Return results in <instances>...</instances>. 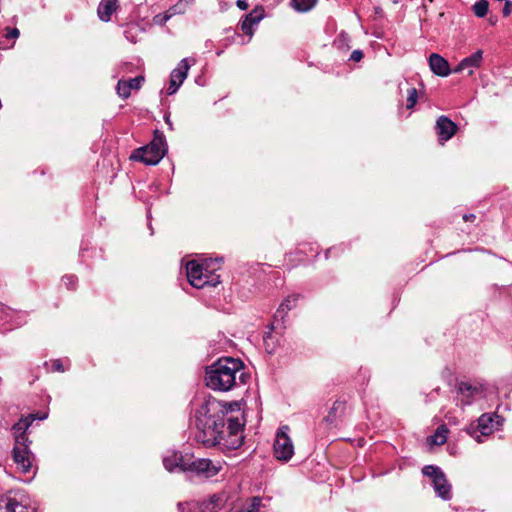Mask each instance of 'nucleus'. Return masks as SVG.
Segmentation results:
<instances>
[{
	"instance_id": "obj_43",
	"label": "nucleus",
	"mask_w": 512,
	"mask_h": 512,
	"mask_svg": "<svg viewBox=\"0 0 512 512\" xmlns=\"http://www.w3.org/2000/svg\"><path fill=\"white\" fill-rule=\"evenodd\" d=\"M463 219H464V221L474 220L475 219V215L474 214H469V215L465 214L463 216Z\"/></svg>"
},
{
	"instance_id": "obj_33",
	"label": "nucleus",
	"mask_w": 512,
	"mask_h": 512,
	"mask_svg": "<svg viewBox=\"0 0 512 512\" xmlns=\"http://www.w3.org/2000/svg\"><path fill=\"white\" fill-rule=\"evenodd\" d=\"M63 281H64L65 285H66L69 289H72V288H74V286H75L76 278H75L74 276H72V275H70V276H65V277L63 278Z\"/></svg>"
},
{
	"instance_id": "obj_12",
	"label": "nucleus",
	"mask_w": 512,
	"mask_h": 512,
	"mask_svg": "<svg viewBox=\"0 0 512 512\" xmlns=\"http://www.w3.org/2000/svg\"><path fill=\"white\" fill-rule=\"evenodd\" d=\"M482 59H483L482 50H477L472 55L461 60L460 63L455 67L453 72L461 73V72L467 70L468 75L471 76L474 72V69L478 68L481 65Z\"/></svg>"
},
{
	"instance_id": "obj_36",
	"label": "nucleus",
	"mask_w": 512,
	"mask_h": 512,
	"mask_svg": "<svg viewBox=\"0 0 512 512\" xmlns=\"http://www.w3.org/2000/svg\"><path fill=\"white\" fill-rule=\"evenodd\" d=\"M505 1L506 2L504 5V8H503V14H504V16H508L512 12V3L509 0H505Z\"/></svg>"
},
{
	"instance_id": "obj_7",
	"label": "nucleus",
	"mask_w": 512,
	"mask_h": 512,
	"mask_svg": "<svg viewBox=\"0 0 512 512\" xmlns=\"http://www.w3.org/2000/svg\"><path fill=\"white\" fill-rule=\"evenodd\" d=\"M182 471H191L196 472L197 474L204 475L205 477H213L215 476L221 469V465L219 463H215L210 459L198 458L191 459L189 463H183Z\"/></svg>"
},
{
	"instance_id": "obj_19",
	"label": "nucleus",
	"mask_w": 512,
	"mask_h": 512,
	"mask_svg": "<svg viewBox=\"0 0 512 512\" xmlns=\"http://www.w3.org/2000/svg\"><path fill=\"white\" fill-rule=\"evenodd\" d=\"M189 460L190 458L174 452L171 455L164 457L163 465L170 472H172L176 468H179L182 471L181 464L189 463Z\"/></svg>"
},
{
	"instance_id": "obj_13",
	"label": "nucleus",
	"mask_w": 512,
	"mask_h": 512,
	"mask_svg": "<svg viewBox=\"0 0 512 512\" xmlns=\"http://www.w3.org/2000/svg\"><path fill=\"white\" fill-rule=\"evenodd\" d=\"M436 130L442 142L449 140L457 131L456 124L446 116H440L436 122Z\"/></svg>"
},
{
	"instance_id": "obj_4",
	"label": "nucleus",
	"mask_w": 512,
	"mask_h": 512,
	"mask_svg": "<svg viewBox=\"0 0 512 512\" xmlns=\"http://www.w3.org/2000/svg\"><path fill=\"white\" fill-rule=\"evenodd\" d=\"M166 153V143L163 135H156L152 142L136 149L131 159L143 162L146 165H156Z\"/></svg>"
},
{
	"instance_id": "obj_35",
	"label": "nucleus",
	"mask_w": 512,
	"mask_h": 512,
	"mask_svg": "<svg viewBox=\"0 0 512 512\" xmlns=\"http://www.w3.org/2000/svg\"><path fill=\"white\" fill-rule=\"evenodd\" d=\"M52 369H53V371L64 372V367H63L61 360H59V359L54 360L52 362Z\"/></svg>"
},
{
	"instance_id": "obj_2",
	"label": "nucleus",
	"mask_w": 512,
	"mask_h": 512,
	"mask_svg": "<svg viewBox=\"0 0 512 512\" xmlns=\"http://www.w3.org/2000/svg\"><path fill=\"white\" fill-rule=\"evenodd\" d=\"M243 363L241 360L224 357L213 363L206 369L205 381L206 385L217 391H229L236 384L237 379L242 380L244 373L242 372Z\"/></svg>"
},
{
	"instance_id": "obj_10",
	"label": "nucleus",
	"mask_w": 512,
	"mask_h": 512,
	"mask_svg": "<svg viewBox=\"0 0 512 512\" xmlns=\"http://www.w3.org/2000/svg\"><path fill=\"white\" fill-rule=\"evenodd\" d=\"M494 416L491 414H483L478 419L477 426L471 425L467 432L475 438L478 443L482 442L481 436H488L493 432L492 423Z\"/></svg>"
},
{
	"instance_id": "obj_1",
	"label": "nucleus",
	"mask_w": 512,
	"mask_h": 512,
	"mask_svg": "<svg viewBox=\"0 0 512 512\" xmlns=\"http://www.w3.org/2000/svg\"><path fill=\"white\" fill-rule=\"evenodd\" d=\"M231 407L212 397L197 404L194 412L197 442L206 447L221 445L224 448H238L242 444L239 434L243 423L238 417L229 415Z\"/></svg>"
},
{
	"instance_id": "obj_3",
	"label": "nucleus",
	"mask_w": 512,
	"mask_h": 512,
	"mask_svg": "<svg viewBox=\"0 0 512 512\" xmlns=\"http://www.w3.org/2000/svg\"><path fill=\"white\" fill-rule=\"evenodd\" d=\"M220 268V262L216 260H205L198 262L195 260L189 261L186 265V274L189 283L197 288H204L205 286L215 287L220 283L219 275L215 271Z\"/></svg>"
},
{
	"instance_id": "obj_38",
	"label": "nucleus",
	"mask_w": 512,
	"mask_h": 512,
	"mask_svg": "<svg viewBox=\"0 0 512 512\" xmlns=\"http://www.w3.org/2000/svg\"><path fill=\"white\" fill-rule=\"evenodd\" d=\"M19 30L17 28H13L11 29L8 33H7V37L8 38H17L19 36Z\"/></svg>"
},
{
	"instance_id": "obj_44",
	"label": "nucleus",
	"mask_w": 512,
	"mask_h": 512,
	"mask_svg": "<svg viewBox=\"0 0 512 512\" xmlns=\"http://www.w3.org/2000/svg\"><path fill=\"white\" fill-rule=\"evenodd\" d=\"M181 1H182V3H184V4H185V6H186V5H188L189 3H192L194 0H181Z\"/></svg>"
},
{
	"instance_id": "obj_31",
	"label": "nucleus",
	"mask_w": 512,
	"mask_h": 512,
	"mask_svg": "<svg viewBox=\"0 0 512 512\" xmlns=\"http://www.w3.org/2000/svg\"><path fill=\"white\" fill-rule=\"evenodd\" d=\"M252 27H253V25H252V24H250V23H249L248 21H246V20H244V21L242 22V24H241V29H242V31H243L245 34L249 35L250 37L253 35Z\"/></svg>"
},
{
	"instance_id": "obj_39",
	"label": "nucleus",
	"mask_w": 512,
	"mask_h": 512,
	"mask_svg": "<svg viewBox=\"0 0 512 512\" xmlns=\"http://www.w3.org/2000/svg\"><path fill=\"white\" fill-rule=\"evenodd\" d=\"M236 5H237V7H238L239 9H241V10H246V9L248 8V5H247V3H246V1H245V0H238V1L236 2Z\"/></svg>"
},
{
	"instance_id": "obj_21",
	"label": "nucleus",
	"mask_w": 512,
	"mask_h": 512,
	"mask_svg": "<svg viewBox=\"0 0 512 512\" xmlns=\"http://www.w3.org/2000/svg\"><path fill=\"white\" fill-rule=\"evenodd\" d=\"M190 64L187 58L182 59L178 66L171 72L170 79L182 84L188 75Z\"/></svg>"
},
{
	"instance_id": "obj_45",
	"label": "nucleus",
	"mask_w": 512,
	"mask_h": 512,
	"mask_svg": "<svg viewBox=\"0 0 512 512\" xmlns=\"http://www.w3.org/2000/svg\"><path fill=\"white\" fill-rule=\"evenodd\" d=\"M240 512H253L252 510H241Z\"/></svg>"
},
{
	"instance_id": "obj_40",
	"label": "nucleus",
	"mask_w": 512,
	"mask_h": 512,
	"mask_svg": "<svg viewBox=\"0 0 512 512\" xmlns=\"http://www.w3.org/2000/svg\"><path fill=\"white\" fill-rule=\"evenodd\" d=\"M272 339L271 335L268 334L266 337H264V342H265V346H266V350L269 352V353H272L273 352V349H269V340Z\"/></svg>"
},
{
	"instance_id": "obj_22",
	"label": "nucleus",
	"mask_w": 512,
	"mask_h": 512,
	"mask_svg": "<svg viewBox=\"0 0 512 512\" xmlns=\"http://www.w3.org/2000/svg\"><path fill=\"white\" fill-rule=\"evenodd\" d=\"M185 9H186L185 4L182 3V1L180 0L177 4H175L174 6L170 7L165 12V14L163 16L162 15L155 16L154 20H155L156 23L162 24L163 22H165L168 19H170L172 16H174L176 14L183 13L185 11Z\"/></svg>"
},
{
	"instance_id": "obj_14",
	"label": "nucleus",
	"mask_w": 512,
	"mask_h": 512,
	"mask_svg": "<svg viewBox=\"0 0 512 512\" xmlns=\"http://www.w3.org/2000/svg\"><path fill=\"white\" fill-rule=\"evenodd\" d=\"M143 82V76H137L129 80H119L116 87L117 93L121 98L126 99L130 96L131 90L139 89Z\"/></svg>"
},
{
	"instance_id": "obj_42",
	"label": "nucleus",
	"mask_w": 512,
	"mask_h": 512,
	"mask_svg": "<svg viewBox=\"0 0 512 512\" xmlns=\"http://www.w3.org/2000/svg\"><path fill=\"white\" fill-rule=\"evenodd\" d=\"M165 122L169 126V128L172 130L173 129V124H172V122L170 120V116L169 115L165 116Z\"/></svg>"
},
{
	"instance_id": "obj_20",
	"label": "nucleus",
	"mask_w": 512,
	"mask_h": 512,
	"mask_svg": "<svg viewBox=\"0 0 512 512\" xmlns=\"http://www.w3.org/2000/svg\"><path fill=\"white\" fill-rule=\"evenodd\" d=\"M117 9V0H102L98 6V16L102 21H109Z\"/></svg>"
},
{
	"instance_id": "obj_24",
	"label": "nucleus",
	"mask_w": 512,
	"mask_h": 512,
	"mask_svg": "<svg viewBox=\"0 0 512 512\" xmlns=\"http://www.w3.org/2000/svg\"><path fill=\"white\" fill-rule=\"evenodd\" d=\"M448 428L445 425L439 426L435 433L428 438V442L432 445H442L447 440Z\"/></svg>"
},
{
	"instance_id": "obj_8",
	"label": "nucleus",
	"mask_w": 512,
	"mask_h": 512,
	"mask_svg": "<svg viewBox=\"0 0 512 512\" xmlns=\"http://www.w3.org/2000/svg\"><path fill=\"white\" fill-rule=\"evenodd\" d=\"M0 512H35V508L29 505L28 499L23 495L3 496L0 498Z\"/></svg>"
},
{
	"instance_id": "obj_6",
	"label": "nucleus",
	"mask_w": 512,
	"mask_h": 512,
	"mask_svg": "<svg viewBox=\"0 0 512 512\" xmlns=\"http://www.w3.org/2000/svg\"><path fill=\"white\" fill-rule=\"evenodd\" d=\"M29 444H23L17 439V444H14L12 451L13 461L17 469L23 474H29L33 469L34 455L29 449Z\"/></svg>"
},
{
	"instance_id": "obj_30",
	"label": "nucleus",
	"mask_w": 512,
	"mask_h": 512,
	"mask_svg": "<svg viewBox=\"0 0 512 512\" xmlns=\"http://www.w3.org/2000/svg\"><path fill=\"white\" fill-rule=\"evenodd\" d=\"M416 102H417V90H416V88H409L406 107L408 109H412L415 106Z\"/></svg>"
},
{
	"instance_id": "obj_16",
	"label": "nucleus",
	"mask_w": 512,
	"mask_h": 512,
	"mask_svg": "<svg viewBox=\"0 0 512 512\" xmlns=\"http://www.w3.org/2000/svg\"><path fill=\"white\" fill-rule=\"evenodd\" d=\"M429 66L433 73L441 77H446L451 73L448 61L436 53L430 55Z\"/></svg>"
},
{
	"instance_id": "obj_28",
	"label": "nucleus",
	"mask_w": 512,
	"mask_h": 512,
	"mask_svg": "<svg viewBox=\"0 0 512 512\" xmlns=\"http://www.w3.org/2000/svg\"><path fill=\"white\" fill-rule=\"evenodd\" d=\"M262 18H263V10L255 9L245 17V20L248 21L252 25H257Z\"/></svg>"
},
{
	"instance_id": "obj_17",
	"label": "nucleus",
	"mask_w": 512,
	"mask_h": 512,
	"mask_svg": "<svg viewBox=\"0 0 512 512\" xmlns=\"http://www.w3.org/2000/svg\"><path fill=\"white\" fill-rule=\"evenodd\" d=\"M346 404L344 401L336 400L329 409L324 421L329 426L336 425L337 421L344 415Z\"/></svg>"
},
{
	"instance_id": "obj_37",
	"label": "nucleus",
	"mask_w": 512,
	"mask_h": 512,
	"mask_svg": "<svg viewBox=\"0 0 512 512\" xmlns=\"http://www.w3.org/2000/svg\"><path fill=\"white\" fill-rule=\"evenodd\" d=\"M260 503H261V501H260L259 498H254L253 502L251 504V507L248 510H252L253 512H257L258 509H259Z\"/></svg>"
},
{
	"instance_id": "obj_27",
	"label": "nucleus",
	"mask_w": 512,
	"mask_h": 512,
	"mask_svg": "<svg viewBox=\"0 0 512 512\" xmlns=\"http://www.w3.org/2000/svg\"><path fill=\"white\" fill-rule=\"evenodd\" d=\"M488 8L489 3L487 0H479L472 7L474 14L480 18L484 17L487 14Z\"/></svg>"
},
{
	"instance_id": "obj_34",
	"label": "nucleus",
	"mask_w": 512,
	"mask_h": 512,
	"mask_svg": "<svg viewBox=\"0 0 512 512\" xmlns=\"http://www.w3.org/2000/svg\"><path fill=\"white\" fill-rule=\"evenodd\" d=\"M363 58V52L361 50H354L350 56V60L359 62Z\"/></svg>"
},
{
	"instance_id": "obj_29",
	"label": "nucleus",
	"mask_w": 512,
	"mask_h": 512,
	"mask_svg": "<svg viewBox=\"0 0 512 512\" xmlns=\"http://www.w3.org/2000/svg\"><path fill=\"white\" fill-rule=\"evenodd\" d=\"M422 471L425 476L432 478V482L436 479V476L444 474L439 467L433 465L425 466Z\"/></svg>"
},
{
	"instance_id": "obj_41",
	"label": "nucleus",
	"mask_w": 512,
	"mask_h": 512,
	"mask_svg": "<svg viewBox=\"0 0 512 512\" xmlns=\"http://www.w3.org/2000/svg\"><path fill=\"white\" fill-rule=\"evenodd\" d=\"M183 505H184L185 512H198V511H194V507H192V502L185 503Z\"/></svg>"
},
{
	"instance_id": "obj_15",
	"label": "nucleus",
	"mask_w": 512,
	"mask_h": 512,
	"mask_svg": "<svg viewBox=\"0 0 512 512\" xmlns=\"http://www.w3.org/2000/svg\"><path fill=\"white\" fill-rule=\"evenodd\" d=\"M33 420H34V416L30 415L26 418L20 419L17 423H15L13 425L12 432H13L15 444H17V438H22L23 440H21V439H18V440H19V442H23V444L31 443L26 435V431L29 428V426L31 425V423L33 422Z\"/></svg>"
},
{
	"instance_id": "obj_23",
	"label": "nucleus",
	"mask_w": 512,
	"mask_h": 512,
	"mask_svg": "<svg viewBox=\"0 0 512 512\" xmlns=\"http://www.w3.org/2000/svg\"><path fill=\"white\" fill-rule=\"evenodd\" d=\"M298 296H288L279 306L275 313V318L284 319L285 315L296 306Z\"/></svg>"
},
{
	"instance_id": "obj_32",
	"label": "nucleus",
	"mask_w": 512,
	"mask_h": 512,
	"mask_svg": "<svg viewBox=\"0 0 512 512\" xmlns=\"http://www.w3.org/2000/svg\"><path fill=\"white\" fill-rule=\"evenodd\" d=\"M180 86H181L180 83H177L175 80H171L170 79V83H169V87H168L167 93L169 95H172V94L176 93V91L179 89Z\"/></svg>"
},
{
	"instance_id": "obj_5",
	"label": "nucleus",
	"mask_w": 512,
	"mask_h": 512,
	"mask_svg": "<svg viewBox=\"0 0 512 512\" xmlns=\"http://www.w3.org/2000/svg\"><path fill=\"white\" fill-rule=\"evenodd\" d=\"M289 427L287 425L282 426L275 438L274 442V454L280 461L287 462L294 455V446L291 438L288 436Z\"/></svg>"
},
{
	"instance_id": "obj_11",
	"label": "nucleus",
	"mask_w": 512,
	"mask_h": 512,
	"mask_svg": "<svg viewBox=\"0 0 512 512\" xmlns=\"http://www.w3.org/2000/svg\"><path fill=\"white\" fill-rule=\"evenodd\" d=\"M482 394L480 386L468 382H460L457 387V401L460 405H470L474 399Z\"/></svg>"
},
{
	"instance_id": "obj_9",
	"label": "nucleus",
	"mask_w": 512,
	"mask_h": 512,
	"mask_svg": "<svg viewBox=\"0 0 512 512\" xmlns=\"http://www.w3.org/2000/svg\"><path fill=\"white\" fill-rule=\"evenodd\" d=\"M225 499L221 495L214 494L202 502H192L194 511L198 512H219L224 506ZM180 512H185L183 503L178 504Z\"/></svg>"
},
{
	"instance_id": "obj_18",
	"label": "nucleus",
	"mask_w": 512,
	"mask_h": 512,
	"mask_svg": "<svg viewBox=\"0 0 512 512\" xmlns=\"http://www.w3.org/2000/svg\"><path fill=\"white\" fill-rule=\"evenodd\" d=\"M433 487L435 492L443 500H449L451 498V485L449 484L445 474H439L433 481Z\"/></svg>"
},
{
	"instance_id": "obj_26",
	"label": "nucleus",
	"mask_w": 512,
	"mask_h": 512,
	"mask_svg": "<svg viewBox=\"0 0 512 512\" xmlns=\"http://www.w3.org/2000/svg\"><path fill=\"white\" fill-rule=\"evenodd\" d=\"M317 3V0H292V5L299 12L311 10Z\"/></svg>"
},
{
	"instance_id": "obj_25",
	"label": "nucleus",
	"mask_w": 512,
	"mask_h": 512,
	"mask_svg": "<svg viewBox=\"0 0 512 512\" xmlns=\"http://www.w3.org/2000/svg\"><path fill=\"white\" fill-rule=\"evenodd\" d=\"M334 46L341 52H347L350 48V37L347 33L341 32L334 40Z\"/></svg>"
}]
</instances>
